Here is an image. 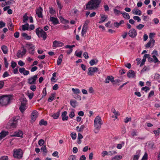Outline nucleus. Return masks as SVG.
<instances>
[{
    "label": "nucleus",
    "instance_id": "obj_1",
    "mask_svg": "<svg viewBox=\"0 0 160 160\" xmlns=\"http://www.w3.org/2000/svg\"><path fill=\"white\" fill-rule=\"evenodd\" d=\"M101 2V0H91L87 4L86 8L89 10L96 9L99 7Z\"/></svg>",
    "mask_w": 160,
    "mask_h": 160
},
{
    "label": "nucleus",
    "instance_id": "obj_2",
    "mask_svg": "<svg viewBox=\"0 0 160 160\" xmlns=\"http://www.w3.org/2000/svg\"><path fill=\"white\" fill-rule=\"evenodd\" d=\"M103 124L101 117L99 116H97L94 120V127H95L96 130H97V132L95 131V132L97 133L101 128V125Z\"/></svg>",
    "mask_w": 160,
    "mask_h": 160
},
{
    "label": "nucleus",
    "instance_id": "obj_3",
    "mask_svg": "<svg viewBox=\"0 0 160 160\" xmlns=\"http://www.w3.org/2000/svg\"><path fill=\"white\" fill-rule=\"evenodd\" d=\"M18 119L17 117H13L8 122L7 128L11 129L15 128L17 127Z\"/></svg>",
    "mask_w": 160,
    "mask_h": 160
},
{
    "label": "nucleus",
    "instance_id": "obj_4",
    "mask_svg": "<svg viewBox=\"0 0 160 160\" xmlns=\"http://www.w3.org/2000/svg\"><path fill=\"white\" fill-rule=\"evenodd\" d=\"M9 95H4L0 96V106L7 105L10 101Z\"/></svg>",
    "mask_w": 160,
    "mask_h": 160
},
{
    "label": "nucleus",
    "instance_id": "obj_5",
    "mask_svg": "<svg viewBox=\"0 0 160 160\" xmlns=\"http://www.w3.org/2000/svg\"><path fill=\"white\" fill-rule=\"evenodd\" d=\"M36 34L39 38H42L43 40H45L47 38V34L44 30L40 27L36 29Z\"/></svg>",
    "mask_w": 160,
    "mask_h": 160
},
{
    "label": "nucleus",
    "instance_id": "obj_6",
    "mask_svg": "<svg viewBox=\"0 0 160 160\" xmlns=\"http://www.w3.org/2000/svg\"><path fill=\"white\" fill-rule=\"evenodd\" d=\"M13 156L17 159L21 158L23 156V152L21 148L14 149L13 151Z\"/></svg>",
    "mask_w": 160,
    "mask_h": 160
},
{
    "label": "nucleus",
    "instance_id": "obj_7",
    "mask_svg": "<svg viewBox=\"0 0 160 160\" xmlns=\"http://www.w3.org/2000/svg\"><path fill=\"white\" fill-rule=\"evenodd\" d=\"M98 71V68L96 67H90L88 70L87 74L89 76H92L95 72Z\"/></svg>",
    "mask_w": 160,
    "mask_h": 160
},
{
    "label": "nucleus",
    "instance_id": "obj_8",
    "mask_svg": "<svg viewBox=\"0 0 160 160\" xmlns=\"http://www.w3.org/2000/svg\"><path fill=\"white\" fill-rule=\"evenodd\" d=\"M25 47L28 49L29 52L30 54L32 55L34 54L35 47L32 44L27 43L26 44Z\"/></svg>",
    "mask_w": 160,
    "mask_h": 160
},
{
    "label": "nucleus",
    "instance_id": "obj_9",
    "mask_svg": "<svg viewBox=\"0 0 160 160\" xmlns=\"http://www.w3.org/2000/svg\"><path fill=\"white\" fill-rule=\"evenodd\" d=\"M21 48H23L22 51L18 50L17 53V56L18 58L22 57L27 52V50L24 48V46H22Z\"/></svg>",
    "mask_w": 160,
    "mask_h": 160
},
{
    "label": "nucleus",
    "instance_id": "obj_10",
    "mask_svg": "<svg viewBox=\"0 0 160 160\" xmlns=\"http://www.w3.org/2000/svg\"><path fill=\"white\" fill-rule=\"evenodd\" d=\"M38 78V75H35L28 79V82L30 84H34L36 83V80Z\"/></svg>",
    "mask_w": 160,
    "mask_h": 160
},
{
    "label": "nucleus",
    "instance_id": "obj_11",
    "mask_svg": "<svg viewBox=\"0 0 160 160\" xmlns=\"http://www.w3.org/2000/svg\"><path fill=\"white\" fill-rule=\"evenodd\" d=\"M129 36L132 38H135L137 35V32L136 30L133 29L132 28L128 32Z\"/></svg>",
    "mask_w": 160,
    "mask_h": 160
},
{
    "label": "nucleus",
    "instance_id": "obj_12",
    "mask_svg": "<svg viewBox=\"0 0 160 160\" xmlns=\"http://www.w3.org/2000/svg\"><path fill=\"white\" fill-rule=\"evenodd\" d=\"M155 41L154 39H150L149 42L145 45V47L146 48H152L154 45Z\"/></svg>",
    "mask_w": 160,
    "mask_h": 160
},
{
    "label": "nucleus",
    "instance_id": "obj_13",
    "mask_svg": "<svg viewBox=\"0 0 160 160\" xmlns=\"http://www.w3.org/2000/svg\"><path fill=\"white\" fill-rule=\"evenodd\" d=\"M43 9L41 7H39L36 10V14L37 15L39 18H42L43 15L42 14Z\"/></svg>",
    "mask_w": 160,
    "mask_h": 160
},
{
    "label": "nucleus",
    "instance_id": "obj_14",
    "mask_svg": "<svg viewBox=\"0 0 160 160\" xmlns=\"http://www.w3.org/2000/svg\"><path fill=\"white\" fill-rule=\"evenodd\" d=\"M21 73H22L24 75H27L29 74V72L28 70H26L23 68H20L19 70Z\"/></svg>",
    "mask_w": 160,
    "mask_h": 160
},
{
    "label": "nucleus",
    "instance_id": "obj_15",
    "mask_svg": "<svg viewBox=\"0 0 160 160\" xmlns=\"http://www.w3.org/2000/svg\"><path fill=\"white\" fill-rule=\"evenodd\" d=\"M38 112L36 111H34L31 114V118L32 120L34 121L37 117Z\"/></svg>",
    "mask_w": 160,
    "mask_h": 160
},
{
    "label": "nucleus",
    "instance_id": "obj_16",
    "mask_svg": "<svg viewBox=\"0 0 160 160\" xmlns=\"http://www.w3.org/2000/svg\"><path fill=\"white\" fill-rule=\"evenodd\" d=\"M135 73L132 70H130L127 73V76L129 78H133L135 76Z\"/></svg>",
    "mask_w": 160,
    "mask_h": 160
},
{
    "label": "nucleus",
    "instance_id": "obj_17",
    "mask_svg": "<svg viewBox=\"0 0 160 160\" xmlns=\"http://www.w3.org/2000/svg\"><path fill=\"white\" fill-rule=\"evenodd\" d=\"M8 133L9 132L8 131H2L0 133V139H2L5 137L8 134Z\"/></svg>",
    "mask_w": 160,
    "mask_h": 160
},
{
    "label": "nucleus",
    "instance_id": "obj_18",
    "mask_svg": "<svg viewBox=\"0 0 160 160\" xmlns=\"http://www.w3.org/2000/svg\"><path fill=\"white\" fill-rule=\"evenodd\" d=\"M62 43L60 42H58L57 41H54L53 42L52 46L53 47L55 48L59 47L62 46Z\"/></svg>",
    "mask_w": 160,
    "mask_h": 160
},
{
    "label": "nucleus",
    "instance_id": "obj_19",
    "mask_svg": "<svg viewBox=\"0 0 160 160\" xmlns=\"http://www.w3.org/2000/svg\"><path fill=\"white\" fill-rule=\"evenodd\" d=\"M50 21H51L54 25H56L59 23V22L57 18H55L53 17H51L50 18Z\"/></svg>",
    "mask_w": 160,
    "mask_h": 160
},
{
    "label": "nucleus",
    "instance_id": "obj_20",
    "mask_svg": "<svg viewBox=\"0 0 160 160\" xmlns=\"http://www.w3.org/2000/svg\"><path fill=\"white\" fill-rule=\"evenodd\" d=\"M132 12L134 14L139 16L142 15V12L141 10L137 8L134 9L132 11Z\"/></svg>",
    "mask_w": 160,
    "mask_h": 160
},
{
    "label": "nucleus",
    "instance_id": "obj_21",
    "mask_svg": "<svg viewBox=\"0 0 160 160\" xmlns=\"http://www.w3.org/2000/svg\"><path fill=\"white\" fill-rule=\"evenodd\" d=\"M23 134V132L20 130L16 131L14 132L13 135V136L17 137H22Z\"/></svg>",
    "mask_w": 160,
    "mask_h": 160
},
{
    "label": "nucleus",
    "instance_id": "obj_22",
    "mask_svg": "<svg viewBox=\"0 0 160 160\" xmlns=\"http://www.w3.org/2000/svg\"><path fill=\"white\" fill-rule=\"evenodd\" d=\"M67 112L66 111H64L62 112V117L63 121L67 120L68 119V116H67Z\"/></svg>",
    "mask_w": 160,
    "mask_h": 160
},
{
    "label": "nucleus",
    "instance_id": "obj_23",
    "mask_svg": "<svg viewBox=\"0 0 160 160\" xmlns=\"http://www.w3.org/2000/svg\"><path fill=\"white\" fill-rule=\"evenodd\" d=\"M140 150H138L136 152V155H134L133 160H138L140 157Z\"/></svg>",
    "mask_w": 160,
    "mask_h": 160
},
{
    "label": "nucleus",
    "instance_id": "obj_24",
    "mask_svg": "<svg viewBox=\"0 0 160 160\" xmlns=\"http://www.w3.org/2000/svg\"><path fill=\"white\" fill-rule=\"evenodd\" d=\"M101 20L99 22V23H101L104 22L105 21V20L108 18V16L107 15L101 14Z\"/></svg>",
    "mask_w": 160,
    "mask_h": 160
},
{
    "label": "nucleus",
    "instance_id": "obj_25",
    "mask_svg": "<svg viewBox=\"0 0 160 160\" xmlns=\"http://www.w3.org/2000/svg\"><path fill=\"white\" fill-rule=\"evenodd\" d=\"M1 49L3 53L4 54H6L8 53V49L7 47L5 45H3L1 47Z\"/></svg>",
    "mask_w": 160,
    "mask_h": 160
},
{
    "label": "nucleus",
    "instance_id": "obj_26",
    "mask_svg": "<svg viewBox=\"0 0 160 160\" xmlns=\"http://www.w3.org/2000/svg\"><path fill=\"white\" fill-rule=\"evenodd\" d=\"M121 14H122L123 17L124 18L126 19H130V17L128 13L124 12H123L121 13Z\"/></svg>",
    "mask_w": 160,
    "mask_h": 160
},
{
    "label": "nucleus",
    "instance_id": "obj_27",
    "mask_svg": "<svg viewBox=\"0 0 160 160\" xmlns=\"http://www.w3.org/2000/svg\"><path fill=\"white\" fill-rule=\"evenodd\" d=\"M124 22L123 20H122L120 21L119 22H114V26L117 28H118L122 24H124Z\"/></svg>",
    "mask_w": 160,
    "mask_h": 160
},
{
    "label": "nucleus",
    "instance_id": "obj_28",
    "mask_svg": "<svg viewBox=\"0 0 160 160\" xmlns=\"http://www.w3.org/2000/svg\"><path fill=\"white\" fill-rule=\"evenodd\" d=\"M85 128V126L84 125H82L80 127L78 126L76 127L77 130L78 132H81L83 131V129Z\"/></svg>",
    "mask_w": 160,
    "mask_h": 160
},
{
    "label": "nucleus",
    "instance_id": "obj_29",
    "mask_svg": "<svg viewBox=\"0 0 160 160\" xmlns=\"http://www.w3.org/2000/svg\"><path fill=\"white\" fill-rule=\"evenodd\" d=\"M63 58V55L62 54H61L60 56H59L58 60H57V64L58 65H60L61 62H62V58Z\"/></svg>",
    "mask_w": 160,
    "mask_h": 160
},
{
    "label": "nucleus",
    "instance_id": "obj_30",
    "mask_svg": "<svg viewBox=\"0 0 160 160\" xmlns=\"http://www.w3.org/2000/svg\"><path fill=\"white\" fill-rule=\"evenodd\" d=\"M39 124L40 126L44 125L45 126L47 125V122L46 121H45L43 119H42L40 121Z\"/></svg>",
    "mask_w": 160,
    "mask_h": 160
},
{
    "label": "nucleus",
    "instance_id": "obj_31",
    "mask_svg": "<svg viewBox=\"0 0 160 160\" xmlns=\"http://www.w3.org/2000/svg\"><path fill=\"white\" fill-rule=\"evenodd\" d=\"M98 60L97 59H92L89 62V63L91 66H93L94 64H96L98 62Z\"/></svg>",
    "mask_w": 160,
    "mask_h": 160
},
{
    "label": "nucleus",
    "instance_id": "obj_32",
    "mask_svg": "<svg viewBox=\"0 0 160 160\" xmlns=\"http://www.w3.org/2000/svg\"><path fill=\"white\" fill-rule=\"evenodd\" d=\"M22 36L26 39L30 40L31 39V36H28V34L25 33H23L22 34Z\"/></svg>",
    "mask_w": 160,
    "mask_h": 160
},
{
    "label": "nucleus",
    "instance_id": "obj_33",
    "mask_svg": "<svg viewBox=\"0 0 160 160\" xmlns=\"http://www.w3.org/2000/svg\"><path fill=\"white\" fill-rule=\"evenodd\" d=\"M55 93L51 94V95L49 97L48 99V101L49 102H52L54 99L55 97Z\"/></svg>",
    "mask_w": 160,
    "mask_h": 160
},
{
    "label": "nucleus",
    "instance_id": "obj_34",
    "mask_svg": "<svg viewBox=\"0 0 160 160\" xmlns=\"http://www.w3.org/2000/svg\"><path fill=\"white\" fill-rule=\"evenodd\" d=\"M27 107L26 106L21 105L19 107L20 111L22 113L27 109Z\"/></svg>",
    "mask_w": 160,
    "mask_h": 160
},
{
    "label": "nucleus",
    "instance_id": "obj_35",
    "mask_svg": "<svg viewBox=\"0 0 160 160\" xmlns=\"http://www.w3.org/2000/svg\"><path fill=\"white\" fill-rule=\"evenodd\" d=\"M22 29L23 30H28L29 29V24L27 23L25 25H22Z\"/></svg>",
    "mask_w": 160,
    "mask_h": 160
},
{
    "label": "nucleus",
    "instance_id": "obj_36",
    "mask_svg": "<svg viewBox=\"0 0 160 160\" xmlns=\"http://www.w3.org/2000/svg\"><path fill=\"white\" fill-rule=\"evenodd\" d=\"M71 105L73 108H75L77 103V102L76 100H71L70 102Z\"/></svg>",
    "mask_w": 160,
    "mask_h": 160
},
{
    "label": "nucleus",
    "instance_id": "obj_37",
    "mask_svg": "<svg viewBox=\"0 0 160 160\" xmlns=\"http://www.w3.org/2000/svg\"><path fill=\"white\" fill-rule=\"evenodd\" d=\"M72 90L73 92L75 94H78L80 93V91L79 89L78 88L75 89L74 88H72Z\"/></svg>",
    "mask_w": 160,
    "mask_h": 160
},
{
    "label": "nucleus",
    "instance_id": "obj_38",
    "mask_svg": "<svg viewBox=\"0 0 160 160\" xmlns=\"http://www.w3.org/2000/svg\"><path fill=\"white\" fill-rule=\"evenodd\" d=\"M27 100L26 98H23L22 100L21 101V105L22 106H26Z\"/></svg>",
    "mask_w": 160,
    "mask_h": 160
},
{
    "label": "nucleus",
    "instance_id": "obj_39",
    "mask_svg": "<svg viewBox=\"0 0 160 160\" xmlns=\"http://www.w3.org/2000/svg\"><path fill=\"white\" fill-rule=\"evenodd\" d=\"M56 2L58 8H59L60 9H62L63 7V5L61 3L60 1L59 0H56Z\"/></svg>",
    "mask_w": 160,
    "mask_h": 160
},
{
    "label": "nucleus",
    "instance_id": "obj_40",
    "mask_svg": "<svg viewBox=\"0 0 160 160\" xmlns=\"http://www.w3.org/2000/svg\"><path fill=\"white\" fill-rule=\"evenodd\" d=\"M150 70V68L149 66H145L143 69L141 70L142 72H144L146 71H148Z\"/></svg>",
    "mask_w": 160,
    "mask_h": 160
},
{
    "label": "nucleus",
    "instance_id": "obj_41",
    "mask_svg": "<svg viewBox=\"0 0 160 160\" xmlns=\"http://www.w3.org/2000/svg\"><path fill=\"white\" fill-rule=\"evenodd\" d=\"M49 13L52 15H53L56 13L55 11L53 9L52 7H49Z\"/></svg>",
    "mask_w": 160,
    "mask_h": 160
},
{
    "label": "nucleus",
    "instance_id": "obj_42",
    "mask_svg": "<svg viewBox=\"0 0 160 160\" xmlns=\"http://www.w3.org/2000/svg\"><path fill=\"white\" fill-rule=\"evenodd\" d=\"M112 77V76H108L107 77L104 81V82L106 83H108L109 82L111 78Z\"/></svg>",
    "mask_w": 160,
    "mask_h": 160
},
{
    "label": "nucleus",
    "instance_id": "obj_43",
    "mask_svg": "<svg viewBox=\"0 0 160 160\" xmlns=\"http://www.w3.org/2000/svg\"><path fill=\"white\" fill-rule=\"evenodd\" d=\"M122 157L120 155H117L113 158L114 160H120L122 158Z\"/></svg>",
    "mask_w": 160,
    "mask_h": 160
},
{
    "label": "nucleus",
    "instance_id": "obj_44",
    "mask_svg": "<svg viewBox=\"0 0 160 160\" xmlns=\"http://www.w3.org/2000/svg\"><path fill=\"white\" fill-rule=\"evenodd\" d=\"M23 22H24L27 21L28 19V17L27 16L26 13L23 16Z\"/></svg>",
    "mask_w": 160,
    "mask_h": 160
},
{
    "label": "nucleus",
    "instance_id": "obj_45",
    "mask_svg": "<svg viewBox=\"0 0 160 160\" xmlns=\"http://www.w3.org/2000/svg\"><path fill=\"white\" fill-rule=\"evenodd\" d=\"M42 98L44 97L47 94L46 88H44L42 91Z\"/></svg>",
    "mask_w": 160,
    "mask_h": 160
},
{
    "label": "nucleus",
    "instance_id": "obj_46",
    "mask_svg": "<svg viewBox=\"0 0 160 160\" xmlns=\"http://www.w3.org/2000/svg\"><path fill=\"white\" fill-rule=\"evenodd\" d=\"M68 160H76V157L74 155H70L69 157Z\"/></svg>",
    "mask_w": 160,
    "mask_h": 160
},
{
    "label": "nucleus",
    "instance_id": "obj_47",
    "mask_svg": "<svg viewBox=\"0 0 160 160\" xmlns=\"http://www.w3.org/2000/svg\"><path fill=\"white\" fill-rule=\"evenodd\" d=\"M160 129H159V128H158L157 130H154L153 132L154 134L156 135V136H158L160 133Z\"/></svg>",
    "mask_w": 160,
    "mask_h": 160
},
{
    "label": "nucleus",
    "instance_id": "obj_48",
    "mask_svg": "<svg viewBox=\"0 0 160 160\" xmlns=\"http://www.w3.org/2000/svg\"><path fill=\"white\" fill-rule=\"evenodd\" d=\"M59 115V112H57L55 113H54L52 115V117L54 119H57L58 118Z\"/></svg>",
    "mask_w": 160,
    "mask_h": 160
},
{
    "label": "nucleus",
    "instance_id": "obj_49",
    "mask_svg": "<svg viewBox=\"0 0 160 160\" xmlns=\"http://www.w3.org/2000/svg\"><path fill=\"white\" fill-rule=\"evenodd\" d=\"M34 93L33 92L29 93L27 94V95L29 99H31L34 96Z\"/></svg>",
    "mask_w": 160,
    "mask_h": 160
},
{
    "label": "nucleus",
    "instance_id": "obj_50",
    "mask_svg": "<svg viewBox=\"0 0 160 160\" xmlns=\"http://www.w3.org/2000/svg\"><path fill=\"white\" fill-rule=\"evenodd\" d=\"M144 27V25L142 24H139L138 25L136 26V28L137 29L139 30H141L142 28Z\"/></svg>",
    "mask_w": 160,
    "mask_h": 160
},
{
    "label": "nucleus",
    "instance_id": "obj_51",
    "mask_svg": "<svg viewBox=\"0 0 160 160\" xmlns=\"http://www.w3.org/2000/svg\"><path fill=\"white\" fill-rule=\"evenodd\" d=\"M70 135L72 139L75 140L76 139V133L72 132Z\"/></svg>",
    "mask_w": 160,
    "mask_h": 160
},
{
    "label": "nucleus",
    "instance_id": "obj_52",
    "mask_svg": "<svg viewBox=\"0 0 160 160\" xmlns=\"http://www.w3.org/2000/svg\"><path fill=\"white\" fill-rule=\"evenodd\" d=\"M113 12L116 15H118L119 13H122L120 11L116 9H114Z\"/></svg>",
    "mask_w": 160,
    "mask_h": 160
},
{
    "label": "nucleus",
    "instance_id": "obj_53",
    "mask_svg": "<svg viewBox=\"0 0 160 160\" xmlns=\"http://www.w3.org/2000/svg\"><path fill=\"white\" fill-rule=\"evenodd\" d=\"M13 26L12 22H10L8 24V27L10 30L11 31L13 30Z\"/></svg>",
    "mask_w": 160,
    "mask_h": 160
},
{
    "label": "nucleus",
    "instance_id": "obj_54",
    "mask_svg": "<svg viewBox=\"0 0 160 160\" xmlns=\"http://www.w3.org/2000/svg\"><path fill=\"white\" fill-rule=\"evenodd\" d=\"M149 88L146 86L142 88V90L145 91L146 92L149 91Z\"/></svg>",
    "mask_w": 160,
    "mask_h": 160
},
{
    "label": "nucleus",
    "instance_id": "obj_55",
    "mask_svg": "<svg viewBox=\"0 0 160 160\" xmlns=\"http://www.w3.org/2000/svg\"><path fill=\"white\" fill-rule=\"evenodd\" d=\"M148 155L146 152H145L142 159V160H147Z\"/></svg>",
    "mask_w": 160,
    "mask_h": 160
},
{
    "label": "nucleus",
    "instance_id": "obj_56",
    "mask_svg": "<svg viewBox=\"0 0 160 160\" xmlns=\"http://www.w3.org/2000/svg\"><path fill=\"white\" fill-rule=\"evenodd\" d=\"M133 18L134 19L136 20H137V22H140L141 21V19L140 18V17L138 16H134L133 17Z\"/></svg>",
    "mask_w": 160,
    "mask_h": 160
},
{
    "label": "nucleus",
    "instance_id": "obj_57",
    "mask_svg": "<svg viewBox=\"0 0 160 160\" xmlns=\"http://www.w3.org/2000/svg\"><path fill=\"white\" fill-rule=\"evenodd\" d=\"M128 33L126 32H122V36L123 38H125L127 36Z\"/></svg>",
    "mask_w": 160,
    "mask_h": 160
},
{
    "label": "nucleus",
    "instance_id": "obj_58",
    "mask_svg": "<svg viewBox=\"0 0 160 160\" xmlns=\"http://www.w3.org/2000/svg\"><path fill=\"white\" fill-rule=\"evenodd\" d=\"M87 28H86L82 27V35L83 36L85 33L86 32V31Z\"/></svg>",
    "mask_w": 160,
    "mask_h": 160
},
{
    "label": "nucleus",
    "instance_id": "obj_59",
    "mask_svg": "<svg viewBox=\"0 0 160 160\" xmlns=\"http://www.w3.org/2000/svg\"><path fill=\"white\" fill-rule=\"evenodd\" d=\"M89 22L90 21L89 20L86 21L84 23V24L83 26V27H84V28H87L88 24L89 23Z\"/></svg>",
    "mask_w": 160,
    "mask_h": 160
},
{
    "label": "nucleus",
    "instance_id": "obj_60",
    "mask_svg": "<svg viewBox=\"0 0 160 160\" xmlns=\"http://www.w3.org/2000/svg\"><path fill=\"white\" fill-rule=\"evenodd\" d=\"M30 89L32 91H35L36 89V86L34 85H32L30 86Z\"/></svg>",
    "mask_w": 160,
    "mask_h": 160
},
{
    "label": "nucleus",
    "instance_id": "obj_61",
    "mask_svg": "<svg viewBox=\"0 0 160 160\" xmlns=\"http://www.w3.org/2000/svg\"><path fill=\"white\" fill-rule=\"evenodd\" d=\"M74 97L75 98L78 100H80L81 99V96L78 95H77V94H75L74 95Z\"/></svg>",
    "mask_w": 160,
    "mask_h": 160
},
{
    "label": "nucleus",
    "instance_id": "obj_62",
    "mask_svg": "<svg viewBox=\"0 0 160 160\" xmlns=\"http://www.w3.org/2000/svg\"><path fill=\"white\" fill-rule=\"evenodd\" d=\"M17 64L16 62L14 61H12L11 62V67L12 68H14L17 65Z\"/></svg>",
    "mask_w": 160,
    "mask_h": 160
},
{
    "label": "nucleus",
    "instance_id": "obj_63",
    "mask_svg": "<svg viewBox=\"0 0 160 160\" xmlns=\"http://www.w3.org/2000/svg\"><path fill=\"white\" fill-rule=\"evenodd\" d=\"M38 144L40 146H42L44 143V141L43 139H40L38 142Z\"/></svg>",
    "mask_w": 160,
    "mask_h": 160
},
{
    "label": "nucleus",
    "instance_id": "obj_64",
    "mask_svg": "<svg viewBox=\"0 0 160 160\" xmlns=\"http://www.w3.org/2000/svg\"><path fill=\"white\" fill-rule=\"evenodd\" d=\"M8 158L7 156H4L0 158V160H8Z\"/></svg>",
    "mask_w": 160,
    "mask_h": 160
}]
</instances>
